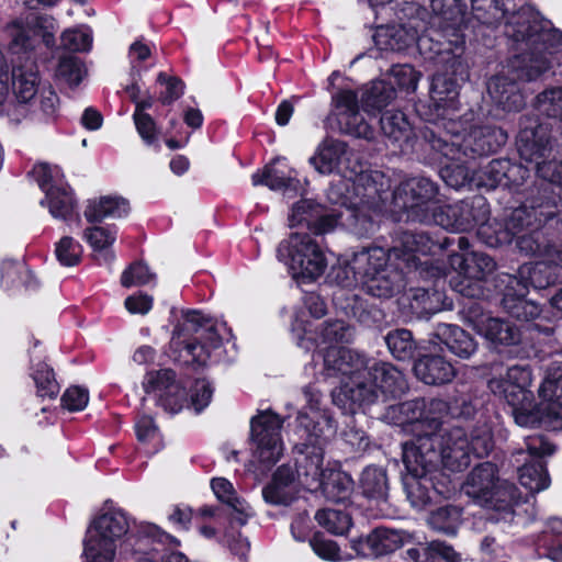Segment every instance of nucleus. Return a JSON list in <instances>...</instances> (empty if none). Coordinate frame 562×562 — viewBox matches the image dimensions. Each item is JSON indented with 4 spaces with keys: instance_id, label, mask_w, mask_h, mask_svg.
Returning a JSON list of instances; mask_svg holds the SVG:
<instances>
[{
    "instance_id": "47",
    "label": "nucleus",
    "mask_w": 562,
    "mask_h": 562,
    "mask_svg": "<svg viewBox=\"0 0 562 562\" xmlns=\"http://www.w3.org/2000/svg\"><path fill=\"white\" fill-rule=\"evenodd\" d=\"M280 159L273 160L271 164L263 167V169L256 171L251 176V182L256 186H267L272 191H296L300 187V181L291 172L277 167Z\"/></svg>"
},
{
    "instance_id": "46",
    "label": "nucleus",
    "mask_w": 562,
    "mask_h": 562,
    "mask_svg": "<svg viewBox=\"0 0 562 562\" xmlns=\"http://www.w3.org/2000/svg\"><path fill=\"white\" fill-rule=\"evenodd\" d=\"M396 97V89L384 79L373 80L362 88L361 106L369 114H376Z\"/></svg>"
},
{
    "instance_id": "11",
    "label": "nucleus",
    "mask_w": 562,
    "mask_h": 562,
    "mask_svg": "<svg viewBox=\"0 0 562 562\" xmlns=\"http://www.w3.org/2000/svg\"><path fill=\"white\" fill-rule=\"evenodd\" d=\"M430 8L435 16L430 21L429 33L434 40H440L443 53L450 57L451 69L456 71L461 66V56L464 46V35L461 26L465 13V5L460 0H430Z\"/></svg>"
},
{
    "instance_id": "55",
    "label": "nucleus",
    "mask_w": 562,
    "mask_h": 562,
    "mask_svg": "<svg viewBox=\"0 0 562 562\" xmlns=\"http://www.w3.org/2000/svg\"><path fill=\"white\" fill-rule=\"evenodd\" d=\"M385 344L392 356L401 361L413 359L417 349L413 335L407 329H395L384 337Z\"/></svg>"
},
{
    "instance_id": "44",
    "label": "nucleus",
    "mask_w": 562,
    "mask_h": 562,
    "mask_svg": "<svg viewBox=\"0 0 562 562\" xmlns=\"http://www.w3.org/2000/svg\"><path fill=\"white\" fill-rule=\"evenodd\" d=\"M562 263L557 255L553 261L548 259V262H539L535 266L524 265L520 267L518 278L526 281L535 289H546L551 284L557 283L562 278V271L559 266Z\"/></svg>"
},
{
    "instance_id": "28",
    "label": "nucleus",
    "mask_w": 562,
    "mask_h": 562,
    "mask_svg": "<svg viewBox=\"0 0 562 562\" xmlns=\"http://www.w3.org/2000/svg\"><path fill=\"white\" fill-rule=\"evenodd\" d=\"M540 409L551 430L562 429V368H549L539 387Z\"/></svg>"
},
{
    "instance_id": "50",
    "label": "nucleus",
    "mask_w": 562,
    "mask_h": 562,
    "mask_svg": "<svg viewBox=\"0 0 562 562\" xmlns=\"http://www.w3.org/2000/svg\"><path fill=\"white\" fill-rule=\"evenodd\" d=\"M418 146L422 150V155L424 160L429 165H436V162H430L427 159V155L429 150L425 151L420 146V142ZM468 159L461 158V160H453L445 158L442 162L437 161V165H440V177L446 182L447 186L453 189H460L464 187L471 180V175L469 168L465 166Z\"/></svg>"
},
{
    "instance_id": "53",
    "label": "nucleus",
    "mask_w": 562,
    "mask_h": 562,
    "mask_svg": "<svg viewBox=\"0 0 562 562\" xmlns=\"http://www.w3.org/2000/svg\"><path fill=\"white\" fill-rule=\"evenodd\" d=\"M116 235L117 231L114 226H92L85 229L83 238L95 252L102 256L104 262L111 263L115 255L110 248L116 240Z\"/></svg>"
},
{
    "instance_id": "57",
    "label": "nucleus",
    "mask_w": 562,
    "mask_h": 562,
    "mask_svg": "<svg viewBox=\"0 0 562 562\" xmlns=\"http://www.w3.org/2000/svg\"><path fill=\"white\" fill-rule=\"evenodd\" d=\"M518 501L519 493L517 487L513 483L498 480L492 491L491 501L485 506L504 512L505 514H513V507Z\"/></svg>"
},
{
    "instance_id": "3",
    "label": "nucleus",
    "mask_w": 562,
    "mask_h": 562,
    "mask_svg": "<svg viewBox=\"0 0 562 562\" xmlns=\"http://www.w3.org/2000/svg\"><path fill=\"white\" fill-rule=\"evenodd\" d=\"M456 122L450 119L445 126V133L426 130L420 140L425 151L429 150L427 159L430 162H442L445 158L461 160L475 159L496 151L507 142V134L495 126H474L465 135H460L454 128Z\"/></svg>"
},
{
    "instance_id": "35",
    "label": "nucleus",
    "mask_w": 562,
    "mask_h": 562,
    "mask_svg": "<svg viewBox=\"0 0 562 562\" xmlns=\"http://www.w3.org/2000/svg\"><path fill=\"white\" fill-rule=\"evenodd\" d=\"M497 481L496 465L491 462H483L469 473L462 490L481 505H487Z\"/></svg>"
},
{
    "instance_id": "51",
    "label": "nucleus",
    "mask_w": 562,
    "mask_h": 562,
    "mask_svg": "<svg viewBox=\"0 0 562 562\" xmlns=\"http://www.w3.org/2000/svg\"><path fill=\"white\" fill-rule=\"evenodd\" d=\"M405 295L411 310L420 316L437 313L443 307V293L438 290L412 288Z\"/></svg>"
},
{
    "instance_id": "29",
    "label": "nucleus",
    "mask_w": 562,
    "mask_h": 562,
    "mask_svg": "<svg viewBox=\"0 0 562 562\" xmlns=\"http://www.w3.org/2000/svg\"><path fill=\"white\" fill-rule=\"evenodd\" d=\"M502 282H506L503 307L513 317L520 321H530L540 314V307L535 302L528 301L525 296L528 293V283L516 276L504 274Z\"/></svg>"
},
{
    "instance_id": "56",
    "label": "nucleus",
    "mask_w": 562,
    "mask_h": 562,
    "mask_svg": "<svg viewBox=\"0 0 562 562\" xmlns=\"http://www.w3.org/2000/svg\"><path fill=\"white\" fill-rule=\"evenodd\" d=\"M315 520L322 528L336 536L346 535L352 526L349 513L336 508L318 509Z\"/></svg>"
},
{
    "instance_id": "24",
    "label": "nucleus",
    "mask_w": 562,
    "mask_h": 562,
    "mask_svg": "<svg viewBox=\"0 0 562 562\" xmlns=\"http://www.w3.org/2000/svg\"><path fill=\"white\" fill-rule=\"evenodd\" d=\"M525 448L532 460L519 468V482L531 493H538L550 485V477L544 464L538 458L552 454L554 447L543 436H529L525 440Z\"/></svg>"
},
{
    "instance_id": "61",
    "label": "nucleus",
    "mask_w": 562,
    "mask_h": 562,
    "mask_svg": "<svg viewBox=\"0 0 562 562\" xmlns=\"http://www.w3.org/2000/svg\"><path fill=\"white\" fill-rule=\"evenodd\" d=\"M353 487L351 476L345 472L330 471L321 486L324 494L334 502H340L350 494Z\"/></svg>"
},
{
    "instance_id": "39",
    "label": "nucleus",
    "mask_w": 562,
    "mask_h": 562,
    "mask_svg": "<svg viewBox=\"0 0 562 562\" xmlns=\"http://www.w3.org/2000/svg\"><path fill=\"white\" fill-rule=\"evenodd\" d=\"M380 128L384 137L401 150L411 146L413 128L402 111L383 112L380 119Z\"/></svg>"
},
{
    "instance_id": "34",
    "label": "nucleus",
    "mask_w": 562,
    "mask_h": 562,
    "mask_svg": "<svg viewBox=\"0 0 562 562\" xmlns=\"http://www.w3.org/2000/svg\"><path fill=\"white\" fill-rule=\"evenodd\" d=\"M430 102L437 115L456 114L459 110V85L456 79L446 74L434 76L430 88Z\"/></svg>"
},
{
    "instance_id": "33",
    "label": "nucleus",
    "mask_w": 562,
    "mask_h": 562,
    "mask_svg": "<svg viewBox=\"0 0 562 562\" xmlns=\"http://www.w3.org/2000/svg\"><path fill=\"white\" fill-rule=\"evenodd\" d=\"M413 540V535L406 530L378 527L361 540V547L368 553L380 557L390 554L403 546L412 543Z\"/></svg>"
},
{
    "instance_id": "6",
    "label": "nucleus",
    "mask_w": 562,
    "mask_h": 562,
    "mask_svg": "<svg viewBox=\"0 0 562 562\" xmlns=\"http://www.w3.org/2000/svg\"><path fill=\"white\" fill-rule=\"evenodd\" d=\"M517 26L512 32L516 42H526L529 50L522 55V61L529 66L524 68V75L529 80H536L552 66V56L562 50V31L539 30L537 24H531L525 13L515 22Z\"/></svg>"
},
{
    "instance_id": "13",
    "label": "nucleus",
    "mask_w": 562,
    "mask_h": 562,
    "mask_svg": "<svg viewBox=\"0 0 562 562\" xmlns=\"http://www.w3.org/2000/svg\"><path fill=\"white\" fill-rule=\"evenodd\" d=\"M454 241L440 231H407L400 234L392 255L407 268L408 274L422 276L416 256H438Z\"/></svg>"
},
{
    "instance_id": "16",
    "label": "nucleus",
    "mask_w": 562,
    "mask_h": 562,
    "mask_svg": "<svg viewBox=\"0 0 562 562\" xmlns=\"http://www.w3.org/2000/svg\"><path fill=\"white\" fill-rule=\"evenodd\" d=\"M303 395L310 406V413L300 412L297 422L299 436L305 448H313L324 445L336 434V424L333 417L325 411L318 408L319 392L312 386L303 389Z\"/></svg>"
},
{
    "instance_id": "19",
    "label": "nucleus",
    "mask_w": 562,
    "mask_h": 562,
    "mask_svg": "<svg viewBox=\"0 0 562 562\" xmlns=\"http://www.w3.org/2000/svg\"><path fill=\"white\" fill-rule=\"evenodd\" d=\"M488 215L486 200L476 195L451 205L439 204L431 223L446 229L465 232L476 226L477 222L485 221Z\"/></svg>"
},
{
    "instance_id": "7",
    "label": "nucleus",
    "mask_w": 562,
    "mask_h": 562,
    "mask_svg": "<svg viewBox=\"0 0 562 562\" xmlns=\"http://www.w3.org/2000/svg\"><path fill=\"white\" fill-rule=\"evenodd\" d=\"M184 322L171 338V347L180 352L186 363L204 364L210 352L221 346L222 338L215 324L198 311H187Z\"/></svg>"
},
{
    "instance_id": "45",
    "label": "nucleus",
    "mask_w": 562,
    "mask_h": 562,
    "mask_svg": "<svg viewBox=\"0 0 562 562\" xmlns=\"http://www.w3.org/2000/svg\"><path fill=\"white\" fill-rule=\"evenodd\" d=\"M41 205H47L50 215L55 218L63 221H71L74 217L78 218L76 212L77 202L71 189L67 184L48 188L45 199L41 201Z\"/></svg>"
},
{
    "instance_id": "4",
    "label": "nucleus",
    "mask_w": 562,
    "mask_h": 562,
    "mask_svg": "<svg viewBox=\"0 0 562 562\" xmlns=\"http://www.w3.org/2000/svg\"><path fill=\"white\" fill-rule=\"evenodd\" d=\"M406 389L403 374L391 363L368 358V369L361 381L333 391V402L346 413L355 414L358 407L372 404L382 396H398Z\"/></svg>"
},
{
    "instance_id": "12",
    "label": "nucleus",
    "mask_w": 562,
    "mask_h": 562,
    "mask_svg": "<svg viewBox=\"0 0 562 562\" xmlns=\"http://www.w3.org/2000/svg\"><path fill=\"white\" fill-rule=\"evenodd\" d=\"M448 412V403L443 400L416 398L391 405L386 409L384 418L395 426H412V430L417 435L429 429H438L441 419L447 416Z\"/></svg>"
},
{
    "instance_id": "10",
    "label": "nucleus",
    "mask_w": 562,
    "mask_h": 562,
    "mask_svg": "<svg viewBox=\"0 0 562 562\" xmlns=\"http://www.w3.org/2000/svg\"><path fill=\"white\" fill-rule=\"evenodd\" d=\"M392 198L394 209L403 211L407 221L423 224H431L440 204L438 184L424 176L402 181Z\"/></svg>"
},
{
    "instance_id": "64",
    "label": "nucleus",
    "mask_w": 562,
    "mask_h": 562,
    "mask_svg": "<svg viewBox=\"0 0 562 562\" xmlns=\"http://www.w3.org/2000/svg\"><path fill=\"white\" fill-rule=\"evenodd\" d=\"M507 159H493L486 166L482 167L477 175V184L486 189H495L499 186L505 187V176Z\"/></svg>"
},
{
    "instance_id": "22",
    "label": "nucleus",
    "mask_w": 562,
    "mask_h": 562,
    "mask_svg": "<svg viewBox=\"0 0 562 562\" xmlns=\"http://www.w3.org/2000/svg\"><path fill=\"white\" fill-rule=\"evenodd\" d=\"M435 439V447L440 453V463L451 471H462L470 464L469 434L460 426L429 429Z\"/></svg>"
},
{
    "instance_id": "58",
    "label": "nucleus",
    "mask_w": 562,
    "mask_h": 562,
    "mask_svg": "<svg viewBox=\"0 0 562 562\" xmlns=\"http://www.w3.org/2000/svg\"><path fill=\"white\" fill-rule=\"evenodd\" d=\"M461 509L456 506H443L435 512L428 518L429 526L447 535H456L461 524Z\"/></svg>"
},
{
    "instance_id": "25",
    "label": "nucleus",
    "mask_w": 562,
    "mask_h": 562,
    "mask_svg": "<svg viewBox=\"0 0 562 562\" xmlns=\"http://www.w3.org/2000/svg\"><path fill=\"white\" fill-rule=\"evenodd\" d=\"M341 132L357 138L371 140L374 128L359 112L358 95L352 90H340L333 97Z\"/></svg>"
},
{
    "instance_id": "1",
    "label": "nucleus",
    "mask_w": 562,
    "mask_h": 562,
    "mask_svg": "<svg viewBox=\"0 0 562 562\" xmlns=\"http://www.w3.org/2000/svg\"><path fill=\"white\" fill-rule=\"evenodd\" d=\"M310 162L322 175L340 176L327 190L328 201L338 207L301 200L292 207L290 227H306L311 234L321 236L340 224L359 237L372 234L375 224L370 212L380 211L389 199L390 178L376 170L364 171L358 155L338 139L324 140Z\"/></svg>"
},
{
    "instance_id": "8",
    "label": "nucleus",
    "mask_w": 562,
    "mask_h": 562,
    "mask_svg": "<svg viewBox=\"0 0 562 562\" xmlns=\"http://www.w3.org/2000/svg\"><path fill=\"white\" fill-rule=\"evenodd\" d=\"M277 257L289 267L292 277L303 283L316 280L327 266L318 243L306 232H294L282 240Z\"/></svg>"
},
{
    "instance_id": "38",
    "label": "nucleus",
    "mask_w": 562,
    "mask_h": 562,
    "mask_svg": "<svg viewBox=\"0 0 562 562\" xmlns=\"http://www.w3.org/2000/svg\"><path fill=\"white\" fill-rule=\"evenodd\" d=\"M450 265L457 272L474 281L485 279L496 267L491 256L479 251H471L465 255L452 254Z\"/></svg>"
},
{
    "instance_id": "60",
    "label": "nucleus",
    "mask_w": 562,
    "mask_h": 562,
    "mask_svg": "<svg viewBox=\"0 0 562 562\" xmlns=\"http://www.w3.org/2000/svg\"><path fill=\"white\" fill-rule=\"evenodd\" d=\"M539 114L562 121V87H551L540 92L535 100Z\"/></svg>"
},
{
    "instance_id": "31",
    "label": "nucleus",
    "mask_w": 562,
    "mask_h": 562,
    "mask_svg": "<svg viewBox=\"0 0 562 562\" xmlns=\"http://www.w3.org/2000/svg\"><path fill=\"white\" fill-rule=\"evenodd\" d=\"M402 265L403 263L398 260L396 265H390L378 274L364 279V281L361 282L362 290L380 299H389L400 293L406 285V278H415L413 274L404 273V267Z\"/></svg>"
},
{
    "instance_id": "43",
    "label": "nucleus",
    "mask_w": 562,
    "mask_h": 562,
    "mask_svg": "<svg viewBox=\"0 0 562 562\" xmlns=\"http://www.w3.org/2000/svg\"><path fill=\"white\" fill-rule=\"evenodd\" d=\"M333 301L337 310L346 316L357 319L364 326H371L379 311L369 310L367 303L353 290L338 289L334 292Z\"/></svg>"
},
{
    "instance_id": "40",
    "label": "nucleus",
    "mask_w": 562,
    "mask_h": 562,
    "mask_svg": "<svg viewBox=\"0 0 562 562\" xmlns=\"http://www.w3.org/2000/svg\"><path fill=\"white\" fill-rule=\"evenodd\" d=\"M416 376L429 385L445 384L453 380L456 370L442 356H424L414 364Z\"/></svg>"
},
{
    "instance_id": "27",
    "label": "nucleus",
    "mask_w": 562,
    "mask_h": 562,
    "mask_svg": "<svg viewBox=\"0 0 562 562\" xmlns=\"http://www.w3.org/2000/svg\"><path fill=\"white\" fill-rule=\"evenodd\" d=\"M146 393H154L158 404L168 413H179L186 403V391L176 382V374L170 369L149 372L144 381Z\"/></svg>"
},
{
    "instance_id": "15",
    "label": "nucleus",
    "mask_w": 562,
    "mask_h": 562,
    "mask_svg": "<svg viewBox=\"0 0 562 562\" xmlns=\"http://www.w3.org/2000/svg\"><path fill=\"white\" fill-rule=\"evenodd\" d=\"M462 315L463 322L495 348L521 342V330L516 324L507 318L492 316L476 302L465 305Z\"/></svg>"
},
{
    "instance_id": "9",
    "label": "nucleus",
    "mask_w": 562,
    "mask_h": 562,
    "mask_svg": "<svg viewBox=\"0 0 562 562\" xmlns=\"http://www.w3.org/2000/svg\"><path fill=\"white\" fill-rule=\"evenodd\" d=\"M375 45L381 50L401 52L414 44L429 58H438L451 68L450 57L443 53L442 41L434 40L426 24L418 19H411L406 24L381 26L373 35Z\"/></svg>"
},
{
    "instance_id": "59",
    "label": "nucleus",
    "mask_w": 562,
    "mask_h": 562,
    "mask_svg": "<svg viewBox=\"0 0 562 562\" xmlns=\"http://www.w3.org/2000/svg\"><path fill=\"white\" fill-rule=\"evenodd\" d=\"M490 390L499 397H503L510 406L526 404L533 400V393L529 387H520L517 384L508 383L498 379H492L488 382Z\"/></svg>"
},
{
    "instance_id": "26",
    "label": "nucleus",
    "mask_w": 562,
    "mask_h": 562,
    "mask_svg": "<svg viewBox=\"0 0 562 562\" xmlns=\"http://www.w3.org/2000/svg\"><path fill=\"white\" fill-rule=\"evenodd\" d=\"M292 330L296 333L297 345L310 350L313 346L350 342L353 337V328L341 319L326 321L314 331L302 326V322L295 319Z\"/></svg>"
},
{
    "instance_id": "32",
    "label": "nucleus",
    "mask_w": 562,
    "mask_h": 562,
    "mask_svg": "<svg viewBox=\"0 0 562 562\" xmlns=\"http://www.w3.org/2000/svg\"><path fill=\"white\" fill-rule=\"evenodd\" d=\"M296 459L295 477L297 482L310 491L321 488L327 477L323 468L324 449L318 447L305 448L300 451Z\"/></svg>"
},
{
    "instance_id": "41",
    "label": "nucleus",
    "mask_w": 562,
    "mask_h": 562,
    "mask_svg": "<svg viewBox=\"0 0 562 562\" xmlns=\"http://www.w3.org/2000/svg\"><path fill=\"white\" fill-rule=\"evenodd\" d=\"M528 231L526 233L515 235L516 248L526 256L544 257L553 261V257L562 262V249L551 244L540 229Z\"/></svg>"
},
{
    "instance_id": "18",
    "label": "nucleus",
    "mask_w": 562,
    "mask_h": 562,
    "mask_svg": "<svg viewBox=\"0 0 562 562\" xmlns=\"http://www.w3.org/2000/svg\"><path fill=\"white\" fill-rule=\"evenodd\" d=\"M283 420L271 411L259 412L250 420V438L256 446V456L266 464L276 463L283 451L281 428Z\"/></svg>"
},
{
    "instance_id": "5",
    "label": "nucleus",
    "mask_w": 562,
    "mask_h": 562,
    "mask_svg": "<svg viewBox=\"0 0 562 562\" xmlns=\"http://www.w3.org/2000/svg\"><path fill=\"white\" fill-rule=\"evenodd\" d=\"M130 529L124 512L109 507L108 502L91 520L83 542L86 562H113L120 540Z\"/></svg>"
},
{
    "instance_id": "54",
    "label": "nucleus",
    "mask_w": 562,
    "mask_h": 562,
    "mask_svg": "<svg viewBox=\"0 0 562 562\" xmlns=\"http://www.w3.org/2000/svg\"><path fill=\"white\" fill-rule=\"evenodd\" d=\"M360 486L364 496L373 499H385L389 484L384 469L379 467H367L360 477Z\"/></svg>"
},
{
    "instance_id": "37",
    "label": "nucleus",
    "mask_w": 562,
    "mask_h": 562,
    "mask_svg": "<svg viewBox=\"0 0 562 562\" xmlns=\"http://www.w3.org/2000/svg\"><path fill=\"white\" fill-rule=\"evenodd\" d=\"M434 336L462 359H469L477 350L475 339L458 325L439 323L435 327Z\"/></svg>"
},
{
    "instance_id": "63",
    "label": "nucleus",
    "mask_w": 562,
    "mask_h": 562,
    "mask_svg": "<svg viewBox=\"0 0 562 562\" xmlns=\"http://www.w3.org/2000/svg\"><path fill=\"white\" fill-rule=\"evenodd\" d=\"M477 237L488 247H498L505 244H509V233L505 223L498 222L497 220L490 221L488 217L485 221L477 222Z\"/></svg>"
},
{
    "instance_id": "14",
    "label": "nucleus",
    "mask_w": 562,
    "mask_h": 562,
    "mask_svg": "<svg viewBox=\"0 0 562 562\" xmlns=\"http://www.w3.org/2000/svg\"><path fill=\"white\" fill-rule=\"evenodd\" d=\"M555 198L549 187L537 189V194H531L518 207L506 216L504 223L509 233L510 243L515 235L542 227L544 223L554 218Z\"/></svg>"
},
{
    "instance_id": "21",
    "label": "nucleus",
    "mask_w": 562,
    "mask_h": 562,
    "mask_svg": "<svg viewBox=\"0 0 562 562\" xmlns=\"http://www.w3.org/2000/svg\"><path fill=\"white\" fill-rule=\"evenodd\" d=\"M517 148L521 159L535 165H543L552 154L550 130L538 119L524 116L520 120V131L517 136Z\"/></svg>"
},
{
    "instance_id": "42",
    "label": "nucleus",
    "mask_w": 562,
    "mask_h": 562,
    "mask_svg": "<svg viewBox=\"0 0 562 562\" xmlns=\"http://www.w3.org/2000/svg\"><path fill=\"white\" fill-rule=\"evenodd\" d=\"M128 212L130 204L126 199L117 195H104L88 201L85 217L90 223H98L108 217L121 218Z\"/></svg>"
},
{
    "instance_id": "20",
    "label": "nucleus",
    "mask_w": 562,
    "mask_h": 562,
    "mask_svg": "<svg viewBox=\"0 0 562 562\" xmlns=\"http://www.w3.org/2000/svg\"><path fill=\"white\" fill-rule=\"evenodd\" d=\"M317 355L323 359L322 373L325 376L341 378L339 387L361 381L363 371L368 369V357L353 349L327 347Z\"/></svg>"
},
{
    "instance_id": "62",
    "label": "nucleus",
    "mask_w": 562,
    "mask_h": 562,
    "mask_svg": "<svg viewBox=\"0 0 562 562\" xmlns=\"http://www.w3.org/2000/svg\"><path fill=\"white\" fill-rule=\"evenodd\" d=\"M2 284L10 289L23 283L26 289H34L36 282L32 272L21 262L5 261L1 268Z\"/></svg>"
},
{
    "instance_id": "48",
    "label": "nucleus",
    "mask_w": 562,
    "mask_h": 562,
    "mask_svg": "<svg viewBox=\"0 0 562 562\" xmlns=\"http://www.w3.org/2000/svg\"><path fill=\"white\" fill-rule=\"evenodd\" d=\"M211 486L216 497L232 507V522L245 525L252 515L251 507L236 495L232 483L224 477H217L212 480Z\"/></svg>"
},
{
    "instance_id": "2",
    "label": "nucleus",
    "mask_w": 562,
    "mask_h": 562,
    "mask_svg": "<svg viewBox=\"0 0 562 562\" xmlns=\"http://www.w3.org/2000/svg\"><path fill=\"white\" fill-rule=\"evenodd\" d=\"M56 20L49 15H36L24 24L15 20L8 24L11 38L8 55L0 50V105L12 91L20 103H27L40 91L41 76L35 61L36 37L41 36L46 47L55 45Z\"/></svg>"
},
{
    "instance_id": "23",
    "label": "nucleus",
    "mask_w": 562,
    "mask_h": 562,
    "mask_svg": "<svg viewBox=\"0 0 562 562\" xmlns=\"http://www.w3.org/2000/svg\"><path fill=\"white\" fill-rule=\"evenodd\" d=\"M432 432H419L402 445V459L406 474L423 476L431 475L440 463V453L435 447Z\"/></svg>"
},
{
    "instance_id": "49",
    "label": "nucleus",
    "mask_w": 562,
    "mask_h": 562,
    "mask_svg": "<svg viewBox=\"0 0 562 562\" xmlns=\"http://www.w3.org/2000/svg\"><path fill=\"white\" fill-rule=\"evenodd\" d=\"M393 257L392 250L386 254L383 248L374 247L362 249L352 256V269L361 277V282L387 268V260Z\"/></svg>"
},
{
    "instance_id": "30",
    "label": "nucleus",
    "mask_w": 562,
    "mask_h": 562,
    "mask_svg": "<svg viewBox=\"0 0 562 562\" xmlns=\"http://www.w3.org/2000/svg\"><path fill=\"white\" fill-rule=\"evenodd\" d=\"M471 5L475 19L483 24L493 26L505 22V33L509 36L517 26L518 16L524 14L516 12V5L509 0H471Z\"/></svg>"
},
{
    "instance_id": "52",
    "label": "nucleus",
    "mask_w": 562,
    "mask_h": 562,
    "mask_svg": "<svg viewBox=\"0 0 562 562\" xmlns=\"http://www.w3.org/2000/svg\"><path fill=\"white\" fill-rule=\"evenodd\" d=\"M403 485L411 505L416 509H423L427 506L435 494L432 480L430 475L417 476L405 474L403 476Z\"/></svg>"
},
{
    "instance_id": "36",
    "label": "nucleus",
    "mask_w": 562,
    "mask_h": 562,
    "mask_svg": "<svg viewBox=\"0 0 562 562\" xmlns=\"http://www.w3.org/2000/svg\"><path fill=\"white\" fill-rule=\"evenodd\" d=\"M295 472L292 467L283 464L277 469L271 482L262 488V497L271 505L288 506L295 498Z\"/></svg>"
},
{
    "instance_id": "17",
    "label": "nucleus",
    "mask_w": 562,
    "mask_h": 562,
    "mask_svg": "<svg viewBox=\"0 0 562 562\" xmlns=\"http://www.w3.org/2000/svg\"><path fill=\"white\" fill-rule=\"evenodd\" d=\"M529 66L522 61V57L516 56L506 69L493 76L487 82V92L492 100L504 111H519L525 105V97L521 93L517 80H526L524 68Z\"/></svg>"
}]
</instances>
